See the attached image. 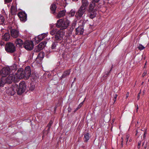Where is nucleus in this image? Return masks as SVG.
I'll return each mask as SVG.
<instances>
[{
	"label": "nucleus",
	"mask_w": 149,
	"mask_h": 149,
	"mask_svg": "<svg viewBox=\"0 0 149 149\" xmlns=\"http://www.w3.org/2000/svg\"><path fill=\"white\" fill-rule=\"evenodd\" d=\"M100 0H93L90 4L88 9V15L91 19H93L96 17L97 10L95 8L96 3H97Z\"/></svg>",
	"instance_id": "obj_1"
},
{
	"label": "nucleus",
	"mask_w": 149,
	"mask_h": 149,
	"mask_svg": "<svg viewBox=\"0 0 149 149\" xmlns=\"http://www.w3.org/2000/svg\"><path fill=\"white\" fill-rule=\"evenodd\" d=\"M70 24V21L65 18L58 20L56 25L57 27L60 28L61 30H63L66 29Z\"/></svg>",
	"instance_id": "obj_2"
},
{
	"label": "nucleus",
	"mask_w": 149,
	"mask_h": 149,
	"mask_svg": "<svg viewBox=\"0 0 149 149\" xmlns=\"http://www.w3.org/2000/svg\"><path fill=\"white\" fill-rule=\"evenodd\" d=\"M26 88V83L22 81L20 82L17 87V93L18 95H22L25 91Z\"/></svg>",
	"instance_id": "obj_3"
},
{
	"label": "nucleus",
	"mask_w": 149,
	"mask_h": 149,
	"mask_svg": "<svg viewBox=\"0 0 149 149\" xmlns=\"http://www.w3.org/2000/svg\"><path fill=\"white\" fill-rule=\"evenodd\" d=\"M6 51L8 53H12L16 51V47L14 44L10 42L6 43L5 46Z\"/></svg>",
	"instance_id": "obj_4"
},
{
	"label": "nucleus",
	"mask_w": 149,
	"mask_h": 149,
	"mask_svg": "<svg viewBox=\"0 0 149 149\" xmlns=\"http://www.w3.org/2000/svg\"><path fill=\"white\" fill-rule=\"evenodd\" d=\"M23 47L27 50H31L34 47L33 42L32 41L26 40L23 44Z\"/></svg>",
	"instance_id": "obj_5"
},
{
	"label": "nucleus",
	"mask_w": 149,
	"mask_h": 149,
	"mask_svg": "<svg viewBox=\"0 0 149 149\" xmlns=\"http://www.w3.org/2000/svg\"><path fill=\"white\" fill-rule=\"evenodd\" d=\"M64 33L63 31L60 30L57 31L55 34L54 41L58 42L60 41H62Z\"/></svg>",
	"instance_id": "obj_6"
},
{
	"label": "nucleus",
	"mask_w": 149,
	"mask_h": 149,
	"mask_svg": "<svg viewBox=\"0 0 149 149\" xmlns=\"http://www.w3.org/2000/svg\"><path fill=\"white\" fill-rule=\"evenodd\" d=\"M17 15L22 22H24L27 20V14L24 11L19 12Z\"/></svg>",
	"instance_id": "obj_7"
},
{
	"label": "nucleus",
	"mask_w": 149,
	"mask_h": 149,
	"mask_svg": "<svg viewBox=\"0 0 149 149\" xmlns=\"http://www.w3.org/2000/svg\"><path fill=\"white\" fill-rule=\"evenodd\" d=\"M86 10V9L80 7L76 13L75 17L78 18L81 17Z\"/></svg>",
	"instance_id": "obj_8"
},
{
	"label": "nucleus",
	"mask_w": 149,
	"mask_h": 149,
	"mask_svg": "<svg viewBox=\"0 0 149 149\" xmlns=\"http://www.w3.org/2000/svg\"><path fill=\"white\" fill-rule=\"evenodd\" d=\"M25 75V79H28L31 75V71L30 67L29 66H26L24 70Z\"/></svg>",
	"instance_id": "obj_9"
},
{
	"label": "nucleus",
	"mask_w": 149,
	"mask_h": 149,
	"mask_svg": "<svg viewBox=\"0 0 149 149\" xmlns=\"http://www.w3.org/2000/svg\"><path fill=\"white\" fill-rule=\"evenodd\" d=\"M16 76L19 79H25L24 70L22 68H19L16 73Z\"/></svg>",
	"instance_id": "obj_10"
},
{
	"label": "nucleus",
	"mask_w": 149,
	"mask_h": 149,
	"mask_svg": "<svg viewBox=\"0 0 149 149\" xmlns=\"http://www.w3.org/2000/svg\"><path fill=\"white\" fill-rule=\"evenodd\" d=\"M17 85L14 84L9 89V92L8 93V94L11 95H13L17 92Z\"/></svg>",
	"instance_id": "obj_11"
},
{
	"label": "nucleus",
	"mask_w": 149,
	"mask_h": 149,
	"mask_svg": "<svg viewBox=\"0 0 149 149\" xmlns=\"http://www.w3.org/2000/svg\"><path fill=\"white\" fill-rule=\"evenodd\" d=\"M2 77H5L10 73V69L9 67L3 68L2 70Z\"/></svg>",
	"instance_id": "obj_12"
},
{
	"label": "nucleus",
	"mask_w": 149,
	"mask_h": 149,
	"mask_svg": "<svg viewBox=\"0 0 149 149\" xmlns=\"http://www.w3.org/2000/svg\"><path fill=\"white\" fill-rule=\"evenodd\" d=\"M12 27L9 28L11 36L13 38H16L19 35V32L15 29H12Z\"/></svg>",
	"instance_id": "obj_13"
},
{
	"label": "nucleus",
	"mask_w": 149,
	"mask_h": 149,
	"mask_svg": "<svg viewBox=\"0 0 149 149\" xmlns=\"http://www.w3.org/2000/svg\"><path fill=\"white\" fill-rule=\"evenodd\" d=\"M46 34L43 33L38 36V37L34 38L36 42L37 43L41 41L45 37Z\"/></svg>",
	"instance_id": "obj_14"
},
{
	"label": "nucleus",
	"mask_w": 149,
	"mask_h": 149,
	"mask_svg": "<svg viewBox=\"0 0 149 149\" xmlns=\"http://www.w3.org/2000/svg\"><path fill=\"white\" fill-rule=\"evenodd\" d=\"M84 30L83 26H79L76 29L75 34L76 35L83 34Z\"/></svg>",
	"instance_id": "obj_15"
},
{
	"label": "nucleus",
	"mask_w": 149,
	"mask_h": 149,
	"mask_svg": "<svg viewBox=\"0 0 149 149\" xmlns=\"http://www.w3.org/2000/svg\"><path fill=\"white\" fill-rule=\"evenodd\" d=\"M13 75L12 74H10L6 78H4L6 84H10L13 82Z\"/></svg>",
	"instance_id": "obj_16"
},
{
	"label": "nucleus",
	"mask_w": 149,
	"mask_h": 149,
	"mask_svg": "<svg viewBox=\"0 0 149 149\" xmlns=\"http://www.w3.org/2000/svg\"><path fill=\"white\" fill-rule=\"evenodd\" d=\"M70 73V70H68L64 71L61 76L60 78V79H62L63 78H66L69 76Z\"/></svg>",
	"instance_id": "obj_17"
},
{
	"label": "nucleus",
	"mask_w": 149,
	"mask_h": 149,
	"mask_svg": "<svg viewBox=\"0 0 149 149\" xmlns=\"http://www.w3.org/2000/svg\"><path fill=\"white\" fill-rule=\"evenodd\" d=\"M89 4L88 0H82L81 7L86 9Z\"/></svg>",
	"instance_id": "obj_18"
},
{
	"label": "nucleus",
	"mask_w": 149,
	"mask_h": 149,
	"mask_svg": "<svg viewBox=\"0 0 149 149\" xmlns=\"http://www.w3.org/2000/svg\"><path fill=\"white\" fill-rule=\"evenodd\" d=\"M47 43V42L46 41H43L40 42L38 45L37 47L40 50H42L45 47L46 44Z\"/></svg>",
	"instance_id": "obj_19"
},
{
	"label": "nucleus",
	"mask_w": 149,
	"mask_h": 149,
	"mask_svg": "<svg viewBox=\"0 0 149 149\" xmlns=\"http://www.w3.org/2000/svg\"><path fill=\"white\" fill-rule=\"evenodd\" d=\"M56 8L57 6L56 4L53 3L50 6V9L52 13L54 14L55 13Z\"/></svg>",
	"instance_id": "obj_20"
},
{
	"label": "nucleus",
	"mask_w": 149,
	"mask_h": 149,
	"mask_svg": "<svg viewBox=\"0 0 149 149\" xmlns=\"http://www.w3.org/2000/svg\"><path fill=\"white\" fill-rule=\"evenodd\" d=\"M90 138V134L88 132L85 133L84 135L83 140L84 142H87Z\"/></svg>",
	"instance_id": "obj_21"
},
{
	"label": "nucleus",
	"mask_w": 149,
	"mask_h": 149,
	"mask_svg": "<svg viewBox=\"0 0 149 149\" xmlns=\"http://www.w3.org/2000/svg\"><path fill=\"white\" fill-rule=\"evenodd\" d=\"M76 25V23L75 22H73L70 25V27H69V29H68L69 33H72V32L75 27Z\"/></svg>",
	"instance_id": "obj_22"
},
{
	"label": "nucleus",
	"mask_w": 149,
	"mask_h": 149,
	"mask_svg": "<svg viewBox=\"0 0 149 149\" xmlns=\"http://www.w3.org/2000/svg\"><path fill=\"white\" fill-rule=\"evenodd\" d=\"M17 45H18L19 46H21L23 45L24 43L22 40L20 39H17L15 42Z\"/></svg>",
	"instance_id": "obj_23"
},
{
	"label": "nucleus",
	"mask_w": 149,
	"mask_h": 149,
	"mask_svg": "<svg viewBox=\"0 0 149 149\" xmlns=\"http://www.w3.org/2000/svg\"><path fill=\"white\" fill-rule=\"evenodd\" d=\"M10 38V36L9 33H6L3 36V39L5 41H7L9 40Z\"/></svg>",
	"instance_id": "obj_24"
},
{
	"label": "nucleus",
	"mask_w": 149,
	"mask_h": 149,
	"mask_svg": "<svg viewBox=\"0 0 149 149\" xmlns=\"http://www.w3.org/2000/svg\"><path fill=\"white\" fill-rule=\"evenodd\" d=\"M5 84L6 82L5 81L4 77H1L0 79V89L3 87Z\"/></svg>",
	"instance_id": "obj_25"
},
{
	"label": "nucleus",
	"mask_w": 149,
	"mask_h": 149,
	"mask_svg": "<svg viewBox=\"0 0 149 149\" xmlns=\"http://www.w3.org/2000/svg\"><path fill=\"white\" fill-rule=\"evenodd\" d=\"M65 12L66 10H64L61 11L57 15L58 18H60L64 16L65 14Z\"/></svg>",
	"instance_id": "obj_26"
},
{
	"label": "nucleus",
	"mask_w": 149,
	"mask_h": 149,
	"mask_svg": "<svg viewBox=\"0 0 149 149\" xmlns=\"http://www.w3.org/2000/svg\"><path fill=\"white\" fill-rule=\"evenodd\" d=\"M29 90L30 91H33L35 89V86L34 83L33 82H31L29 85L28 86Z\"/></svg>",
	"instance_id": "obj_27"
},
{
	"label": "nucleus",
	"mask_w": 149,
	"mask_h": 149,
	"mask_svg": "<svg viewBox=\"0 0 149 149\" xmlns=\"http://www.w3.org/2000/svg\"><path fill=\"white\" fill-rule=\"evenodd\" d=\"M45 56V53L43 52H40L39 53L37 58L41 59L43 58Z\"/></svg>",
	"instance_id": "obj_28"
},
{
	"label": "nucleus",
	"mask_w": 149,
	"mask_h": 149,
	"mask_svg": "<svg viewBox=\"0 0 149 149\" xmlns=\"http://www.w3.org/2000/svg\"><path fill=\"white\" fill-rule=\"evenodd\" d=\"M5 21V19L4 17L2 15H0V24L3 25H5L4 22Z\"/></svg>",
	"instance_id": "obj_29"
},
{
	"label": "nucleus",
	"mask_w": 149,
	"mask_h": 149,
	"mask_svg": "<svg viewBox=\"0 0 149 149\" xmlns=\"http://www.w3.org/2000/svg\"><path fill=\"white\" fill-rule=\"evenodd\" d=\"M11 12L12 15H14L15 14L16 11L15 8V6H12L10 8Z\"/></svg>",
	"instance_id": "obj_30"
},
{
	"label": "nucleus",
	"mask_w": 149,
	"mask_h": 149,
	"mask_svg": "<svg viewBox=\"0 0 149 149\" xmlns=\"http://www.w3.org/2000/svg\"><path fill=\"white\" fill-rule=\"evenodd\" d=\"M58 42L55 41H54V42L53 43L51 46V48L52 49H56Z\"/></svg>",
	"instance_id": "obj_31"
},
{
	"label": "nucleus",
	"mask_w": 149,
	"mask_h": 149,
	"mask_svg": "<svg viewBox=\"0 0 149 149\" xmlns=\"http://www.w3.org/2000/svg\"><path fill=\"white\" fill-rule=\"evenodd\" d=\"M47 127L48 128L47 130H45V129L43 131V134H44V133H45V132H47L46 134L47 135V134H48L49 133V132L50 130V129L51 127H46V128H47Z\"/></svg>",
	"instance_id": "obj_32"
},
{
	"label": "nucleus",
	"mask_w": 149,
	"mask_h": 149,
	"mask_svg": "<svg viewBox=\"0 0 149 149\" xmlns=\"http://www.w3.org/2000/svg\"><path fill=\"white\" fill-rule=\"evenodd\" d=\"M138 48L139 50L141 51L144 49L145 48V47L143 46L141 44H139L138 47Z\"/></svg>",
	"instance_id": "obj_33"
},
{
	"label": "nucleus",
	"mask_w": 149,
	"mask_h": 149,
	"mask_svg": "<svg viewBox=\"0 0 149 149\" xmlns=\"http://www.w3.org/2000/svg\"><path fill=\"white\" fill-rule=\"evenodd\" d=\"M75 13V11L74 10L72 9L69 13V15H70L71 16H73L74 15Z\"/></svg>",
	"instance_id": "obj_34"
},
{
	"label": "nucleus",
	"mask_w": 149,
	"mask_h": 149,
	"mask_svg": "<svg viewBox=\"0 0 149 149\" xmlns=\"http://www.w3.org/2000/svg\"><path fill=\"white\" fill-rule=\"evenodd\" d=\"M83 103V102L81 103L77 107V108L74 111V113L76 112L81 107Z\"/></svg>",
	"instance_id": "obj_35"
},
{
	"label": "nucleus",
	"mask_w": 149,
	"mask_h": 149,
	"mask_svg": "<svg viewBox=\"0 0 149 149\" xmlns=\"http://www.w3.org/2000/svg\"><path fill=\"white\" fill-rule=\"evenodd\" d=\"M53 121L52 120H51L50 121H49V122L47 126V127H51L52 125L53 124Z\"/></svg>",
	"instance_id": "obj_36"
},
{
	"label": "nucleus",
	"mask_w": 149,
	"mask_h": 149,
	"mask_svg": "<svg viewBox=\"0 0 149 149\" xmlns=\"http://www.w3.org/2000/svg\"><path fill=\"white\" fill-rule=\"evenodd\" d=\"M113 65H112V66L111 67V68L110 69L109 71H108L107 72V73H106V76H105L106 77H107V76H108V75H109L110 74V72H111V71L112 68H113Z\"/></svg>",
	"instance_id": "obj_37"
},
{
	"label": "nucleus",
	"mask_w": 149,
	"mask_h": 149,
	"mask_svg": "<svg viewBox=\"0 0 149 149\" xmlns=\"http://www.w3.org/2000/svg\"><path fill=\"white\" fill-rule=\"evenodd\" d=\"M39 49L38 47H37V46H36L35 47L34 49V51L35 52H39L40 50H39Z\"/></svg>",
	"instance_id": "obj_38"
},
{
	"label": "nucleus",
	"mask_w": 149,
	"mask_h": 149,
	"mask_svg": "<svg viewBox=\"0 0 149 149\" xmlns=\"http://www.w3.org/2000/svg\"><path fill=\"white\" fill-rule=\"evenodd\" d=\"M56 32V30H53L51 31L50 33L52 35H53L54 34H55Z\"/></svg>",
	"instance_id": "obj_39"
},
{
	"label": "nucleus",
	"mask_w": 149,
	"mask_h": 149,
	"mask_svg": "<svg viewBox=\"0 0 149 149\" xmlns=\"http://www.w3.org/2000/svg\"><path fill=\"white\" fill-rule=\"evenodd\" d=\"M117 96V94H115L114 96V97L113 99V101H114L113 104L116 101Z\"/></svg>",
	"instance_id": "obj_40"
},
{
	"label": "nucleus",
	"mask_w": 149,
	"mask_h": 149,
	"mask_svg": "<svg viewBox=\"0 0 149 149\" xmlns=\"http://www.w3.org/2000/svg\"><path fill=\"white\" fill-rule=\"evenodd\" d=\"M147 133V130H145L144 131L143 135V139H145L146 136V134Z\"/></svg>",
	"instance_id": "obj_41"
},
{
	"label": "nucleus",
	"mask_w": 149,
	"mask_h": 149,
	"mask_svg": "<svg viewBox=\"0 0 149 149\" xmlns=\"http://www.w3.org/2000/svg\"><path fill=\"white\" fill-rule=\"evenodd\" d=\"M5 3H10L11 2L12 0H4Z\"/></svg>",
	"instance_id": "obj_42"
},
{
	"label": "nucleus",
	"mask_w": 149,
	"mask_h": 149,
	"mask_svg": "<svg viewBox=\"0 0 149 149\" xmlns=\"http://www.w3.org/2000/svg\"><path fill=\"white\" fill-rule=\"evenodd\" d=\"M72 110V109L70 107V106H68V112L69 113Z\"/></svg>",
	"instance_id": "obj_43"
},
{
	"label": "nucleus",
	"mask_w": 149,
	"mask_h": 149,
	"mask_svg": "<svg viewBox=\"0 0 149 149\" xmlns=\"http://www.w3.org/2000/svg\"><path fill=\"white\" fill-rule=\"evenodd\" d=\"M86 22V21H83L82 22L81 26H83V27H84V26Z\"/></svg>",
	"instance_id": "obj_44"
},
{
	"label": "nucleus",
	"mask_w": 149,
	"mask_h": 149,
	"mask_svg": "<svg viewBox=\"0 0 149 149\" xmlns=\"http://www.w3.org/2000/svg\"><path fill=\"white\" fill-rule=\"evenodd\" d=\"M147 143H148V142H146V144H145V145H144V149H146L147 148Z\"/></svg>",
	"instance_id": "obj_45"
},
{
	"label": "nucleus",
	"mask_w": 149,
	"mask_h": 149,
	"mask_svg": "<svg viewBox=\"0 0 149 149\" xmlns=\"http://www.w3.org/2000/svg\"><path fill=\"white\" fill-rule=\"evenodd\" d=\"M141 93V91H140V92L138 93V95L137 96V100H138L140 98V94Z\"/></svg>",
	"instance_id": "obj_46"
},
{
	"label": "nucleus",
	"mask_w": 149,
	"mask_h": 149,
	"mask_svg": "<svg viewBox=\"0 0 149 149\" xmlns=\"http://www.w3.org/2000/svg\"><path fill=\"white\" fill-rule=\"evenodd\" d=\"M141 141H139L138 143V145L137 146H141Z\"/></svg>",
	"instance_id": "obj_47"
},
{
	"label": "nucleus",
	"mask_w": 149,
	"mask_h": 149,
	"mask_svg": "<svg viewBox=\"0 0 149 149\" xmlns=\"http://www.w3.org/2000/svg\"><path fill=\"white\" fill-rule=\"evenodd\" d=\"M34 74H32L31 76H33V78L34 79H36V78H37V77H33V76H34Z\"/></svg>",
	"instance_id": "obj_48"
},
{
	"label": "nucleus",
	"mask_w": 149,
	"mask_h": 149,
	"mask_svg": "<svg viewBox=\"0 0 149 149\" xmlns=\"http://www.w3.org/2000/svg\"><path fill=\"white\" fill-rule=\"evenodd\" d=\"M138 109H139V107H138V105H137V106H136V112H137L138 110Z\"/></svg>",
	"instance_id": "obj_49"
},
{
	"label": "nucleus",
	"mask_w": 149,
	"mask_h": 149,
	"mask_svg": "<svg viewBox=\"0 0 149 149\" xmlns=\"http://www.w3.org/2000/svg\"><path fill=\"white\" fill-rule=\"evenodd\" d=\"M128 95H129V93H128V92H127V94L126 95V98H127L128 97Z\"/></svg>",
	"instance_id": "obj_50"
},
{
	"label": "nucleus",
	"mask_w": 149,
	"mask_h": 149,
	"mask_svg": "<svg viewBox=\"0 0 149 149\" xmlns=\"http://www.w3.org/2000/svg\"><path fill=\"white\" fill-rule=\"evenodd\" d=\"M129 135H127L126 136V139H128L129 138Z\"/></svg>",
	"instance_id": "obj_51"
},
{
	"label": "nucleus",
	"mask_w": 149,
	"mask_h": 149,
	"mask_svg": "<svg viewBox=\"0 0 149 149\" xmlns=\"http://www.w3.org/2000/svg\"><path fill=\"white\" fill-rule=\"evenodd\" d=\"M56 108H57V107L56 106L55 107V108L54 109V111H56Z\"/></svg>",
	"instance_id": "obj_52"
},
{
	"label": "nucleus",
	"mask_w": 149,
	"mask_h": 149,
	"mask_svg": "<svg viewBox=\"0 0 149 149\" xmlns=\"http://www.w3.org/2000/svg\"><path fill=\"white\" fill-rule=\"evenodd\" d=\"M146 74V73L144 72V73L143 74L142 76H144V75H145Z\"/></svg>",
	"instance_id": "obj_53"
},
{
	"label": "nucleus",
	"mask_w": 149,
	"mask_h": 149,
	"mask_svg": "<svg viewBox=\"0 0 149 149\" xmlns=\"http://www.w3.org/2000/svg\"><path fill=\"white\" fill-rule=\"evenodd\" d=\"M76 77L74 78V81L72 82V83H73L74 81H75L76 80Z\"/></svg>",
	"instance_id": "obj_54"
},
{
	"label": "nucleus",
	"mask_w": 149,
	"mask_h": 149,
	"mask_svg": "<svg viewBox=\"0 0 149 149\" xmlns=\"http://www.w3.org/2000/svg\"><path fill=\"white\" fill-rule=\"evenodd\" d=\"M140 146H137V148L139 149L140 148Z\"/></svg>",
	"instance_id": "obj_55"
},
{
	"label": "nucleus",
	"mask_w": 149,
	"mask_h": 149,
	"mask_svg": "<svg viewBox=\"0 0 149 149\" xmlns=\"http://www.w3.org/2000/svg\"><path fill=\"white\" fill-rule=\"evenodd\" d=\"M145 143V141L143 142L142 144V146H143Z\"/></svg>",
	"instance_id": "obj_56"
},
{
	"label": "nucleus",
	"mask_w": 149,
	"mask_h": 149,
	"mask_svg": "<svg viewBox=\"0 0 149 149\" xmlns=\"http://www.w3.org/2000/svg\"><path fill=\"white\" fill-rule=\"evenodd\" d=\"M128 139H125V140L126 141V143H127V142L128 141Z\"/></svg>",
	"instance_id": "obj_57"
},
{
	"label": "nucleus",
	"mask_w": 149,
	"mask_h": 149,
	"mask_svg": "<svg viewBox=\"0 0 149 149\" xmlns=\"http://www.w3.org/2000/svg\"><path fill=\"white\" fill-rule=\"evenodd\" d=\"M123 140H122V141H121V142H122V143H121V145H123V143H123Z\"/></svg>",
	"instance_id": "obj_58"
},
{
	"label": "nucleus",
	"mask_w": 149,
	"mask_h": 149,
	"mask_svg": "<svg viewBox=\"0 0 149 149\" xmlns=\"http://www.w3.org/2000/svg\"><path fill=\"white\" fill-rule=\"evenodd\" d=\"M144 83V82H142V83H141V85H143V84Z\"/></svg>",
	"instance_id": "obj_59"
},
{
	"label": "nucleus",
	"mask_w": 149,
	"mask_h": 149,
	"mask_svg": "<svg viewBox=\"0 0 149 149\" xmlns=\"http://www.w3.org/2000/svg\"><path fill=\"white\" fill-rule=\"evenodd\" d=\"M136 134H137L138 133V132L137 130H136Z\"/></svg>",
	"instance_id": "obj_60"
},
{
	"label": "nucleus",
	"mask_w": 149,
	"mask_h": 149,
	"mask_svg": "<svg viewBox=\"0 0 149 149\" xmlns=\"http://www.w3.org/2000/svg\"><path fill=\"white\" fill-rule=\"evenodd\" d=\"M73 1H77L78 0H73Z\"/></svg>",
	"instance_id": "obj_61"
},
{
	"label": "nucleus",
	"mask_w": 149,
	"mask_h": 149,
	"mask_svg": "<svg viewBox=\"0 0 149 149\" xmlns=\"http://www.w3.org/2000/svg\"><path fill=\"white\" fill-rule=\"evenodd\" d=\"M131 139H130L129 141L130 142H131Z\"/></svg>",
	"instance_id": "obj_62"
},
{
	"label": "nucleus",
	"mask_w": 149,
	"mask_h": 149,
	"mask_svg": "<svg viewBox=\"0 0 149 149\" xmlns=\"http://www.w3.org/2000/svg\"><path fill=\"white\" fill-rule=\"evenodd\" d=\"M137 124H138L139 123V121H137Z\"/></svg>",
	"instance_id": "obj_63"
},
{
	"label": "nucleus",
	"mask_w": 149,
	"mask_h": 149,
	"mask_svg": "<svg viewBox=\"0 0 149 149\" xmlns=\"http://www.w3.org/2000/svg\"><path fill=\"white\" fill-rule=\"evenodd\" d=\"M147 149H149V147L148 148H147Z\"/></svg>",
	"instance_id": "obj_64"
}]
</instances>
